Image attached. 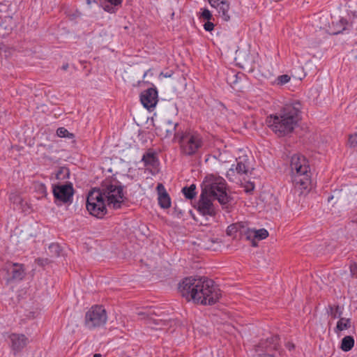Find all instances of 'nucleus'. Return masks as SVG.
Returning <instances> with one entry per match:
<instances>
[{
    "label": "nucleus",
    "mask_w": 357,
    "mask_h": 357,
    "mask_svg": "<svg viewBox=\"0 0 357 357\" xmlns=\"http://www.w3.org/2000/svg\"><path fill=\"white\" fill-rule=\"evenodd\" d=\"M178 290L188 301L212 305L221 297V291L215 282L205 276L188 277L178 284Z\"/></svg>",
    "instance_id": "obj_1"
},
{
    "label": "nucleus",
    "mask_w": 357,
    "mask_h": 357,
    "mask_svg": "<svg viewBox=\"0 0 357 357\" xmlns=\"http://www.w3.org/2000/svg\"><path fill=\"white\" fill-rule=\"evenodd\" d=\"M301 104L294 101L285 105L278 112L267 116L266 123L270 129L278 137L291 133L301 119Z\"/></svg>",
    "instance_id": "obj_2"
},
{
    "label": "nucleus",
    "mask_w": 357,
    "mask_h": 357,
    "mask_svg": "<svg viewBox=\"0 0 357 357\" xmlns=\"http://www.w3.org/2000/svg\"><path fill=\"white\" fill-rule=\"evenodd\" d=\"M202 192L217 199L222 209L229 212V203L233 198L227 193V185L222 177L213 174L206 176L202 185Z\"/></svg>",
    "instance_id": "obj_3"
},
{
    "label": "nucleus",
    "mask_w": 357,
    "mask_h": 357,
    "mask_svg": "<svg viewBox=\"0 0 357 357\" xmlns=\"http://www.w3.org/2000/svg\"><path fill=\"white\" fill-rule=\"evenodd\" d=\"M175 137L178 138L181 154L185 156L192 157L199 153L204 146L203 138L197 132H185L176 133Z\"/></svg>",
    "instance_id": "obj_4"
},
{
    "label": "nucleus",
    "mask_w": 357,
    "mask_h": 357,
    "mask_svg": "<svg viewBox=\"0 0 357 357\" xmlns=\"http://www.w3.org/2000/svg\"><path fill=\"white\" fill-rule=\"evenodd\" d=\"M293 173V182L296 185L306 189L310 183V167L305 156L295 154L291 158L290 163Z\"/></svg>",
    "instance_id": "obj_5"
},
{
    "label": "nucleus",
    "mask_w": 357,
    "mask_h": 357,
    "mask_svg": "<svg viewBox=\"0 0 357 357\" xmlns=\"http://www.w3.org/2000/svg\"><path fill=\"white\" fill-rule=\"evenodd\" d=\"M100 192L102 197L107 199V205L114 209H119L128 202L124 196L123 187L121 185H114L106 181L102 184Z\"/></svg>",
    "instance_id": "obj_6"
},
{
    "label": "nucleus",
    "mask_w": 357,
    "mask_h": 357,
    "mask_svg": "<svg viewBox=\"0 0 357 357\" xmlns=\"http://www.w3.org/2000/svg\"><path fill=\"white\" fill-rule=\"evenodd\" d=\"M86 205L89 213L98 218H102L107 213L105 199L102 196L100 189H93L89 192Z\"/></svg>",
    "instance_id": "obj_7"
},
{
    "label": "nucleus",
    "mask_w": 357,
    "mask_h": 357,
    "mask_svg": "<svg viewBox=\"0 0 357 357\" xmlns=\"http://www.w3.org/2000/svg\"><path fill=\"white\" fill-rule=\"evenodd\" d=\"M279 341L278 335L261 340L251 351L250 357H275V352L280 348Z\"/></svg>",
    "instance_id": "obj_8"
},
{
    "label": "nucleus",
    "mask_w": 357,
    "mask_h": 357,
    "mask_svg": "<svg viewBox=\"0 0 357 357\" xmlns=\"http://www.w3.org/2000/svg\"><path fill=\"white\" fill-rule=\"evenodd\" d=\"M107 319V312L102 305L91 307L85 314L84 324L86 328L93 329L104 326Z\"/></svg>",
    "instance_id": "obj_9"
},
{
    "label": "nucleus",
    "mask_w": 357,
    "mask_h": 357,
    "mask_svg": "<svg viewBox=\"0 0 357 357\" xmlns=\"http://www.w3.org/2000/svg\"><path fill=\"white\" fill-rule=\"evenodd\" d=\"M209 197L210 196L207 195L206 192H202L199 199L194 207L199 214L204 216L209 215L211 217H215L216 211Z\"/></svg>",
    "instance_id": "obj_10"
},
{
    "label": "nucleus",
    "mask_w": 357,
    "mask_h": 357,
    "mask_svg": "<svg viewBox=\"0 0 357 357\" xmlns=\"http://www.w3.org/2000/svg\"><path fill=\"white\" fill-rule=\"evenodd\" d=\"M74 189L71 183L56 185L53 187V195L56 199L63 203H71L73 202V196Z\"/></svg>",
    "instance_id": "obj_11"
},
{
    "label": "nucleus",
    "mask_w": 357,
    "mask_h": 357,
    "mask_svg": "<svg viewBox=\"0 0 357 357\" xmlns=\"http://www.w3.org/2000/svg\"><path fill=\"white\" fill-rule=\"evenodd\" d=\"M143 106L150 109L154 108L158 102V91L155 88H149L144 91L140 96Z\"/></svg>",
    "instance_id": "obj_12"
},
{
    "label": "nucleus",
    "mask_w": 357,
    "mask_h": 357,
    "mask_svg": "<svg viewBox=\"0 0 357 357\" xmlns=\"http://www.w3.org/2000/svg\"><path fill=\"white\" fill-rule=\"evenodd\" d=\"M8 273L7 282L13 280H21L24 277L23 265L14 263H8L5 268Z\"/></svg>",
    "instance_id": "obj_13"
},
{
    "label": "nucleus",
    "mask_w": 357,
    "mask_h": 357,
    "mask_svg": "<svg viewBox=\"0 0 357 357\" xmlns=\"http://www.w3.org/2000/svg\"><path fill=\"white\" fill-rule=\"evenodd\" d=\"M208 3L211 7L215 8L218 10L219 15L225 21L229 20V3L227 0H208Z\"/></svg>",
    "instance_id": "obj_14"
},
{
    "label": "nucleus",
    "mask_w": 357,
    "mask_h": 357,
    "mask_svg": "<svg viewBox=\"0 0 357 357\" xmlns=\"http://www.w3.org/2000/svg\"><path fill=\"white\" fill-rule=\"evenodd\" d=\"M11 348L15 353L20 351L27 344L28 339L23 334L13 333L9 335Z\"/></svg>",
    "instance_id": "obj_15"
},
{
    "label": "nucleus",
    "mask_w": 357,
    "mask_h": 357,
    "mask_svg": "<svg viewBox=\"0 0 357 357\" xmlns=\"http://www.w3.org/2000/svg\"><path fill=\"white\" fill-rule=\"evenodd\" d=\"M156 189L158 194V200L159 206L162 208H169L171 206V199L165 186L162 183H158Z\"/></svg>",
    "instance_id": "obj_16"
},
{
    "label": "nucleus",
    "mask_w": 357,
    "mask_h": 357,
    "mask_svg": "<svg viewBox=\"0 0 357 357\" xmlns=\"http://www.w3.org/2000/svg\"><path fill=\"white\" fill-rule=\"evenodd\" d=\"M142 160L146 167H155L159 163L156 153L151 151L145 153L142 156Z\"/></svg>",
    "instance_id": "obj_17"
},
{
    "label": "nucleus",
    "mask_w": 357,
    "mask_h": 357,
    "mask_svg": "<svg viewBox=\"0 0 357 357\" xmlns=\"http://www.w3.org/2000/svg\"><path fill=\"white\" fill-rule=\"evenodd\" d=\"M245 234L248 239L253 236L259 240H263L268 236V232L266 229H248Z\"/></svg>",
    "instance_id": "obj_18"
},
{
    "label": "nucleus",
    "mask_w": 357,
    "mask_h": 357,
    "mask_svg": "<svg viewBox=\"0 0 357 357\" xmlns=\"http://www.w3.org/2000/svg\"><path fill=\"white\" fill-rule=\"evenodd\" d=\"M15 26V22L11 16H6L3 22H1V29H4L3 36L8 35Z\"/></svg>",
    "instance_id": "obj_19"
},
{
    "label": "nucleus",
    "mask_w": 357,
    "mask_h": 357,
    "mask_svg": "<svg viewBox=\"0 0 357 357\" xmlns=\"http://www.w3.org/2000/svg\"><path fill=\"white\" fill-rule=\"evenodd\" d=\"M248 160L245 158H239L237 160V165L236 166V171L238 174H247L248 172Z\"/></svg>",
    "instance_id": "obj_20"
},
{
    "label": "nucleus",
    "mask_w": 357,
    "mask_h": 357,
    "mask_svg": "<svg viewBox=\"0 0 357 357\" xmlns=\"http://www.w3.org/2000/svg\"><path fill=\"white\" fill-rule=\"evenodd\" d=\"M354 337L351 335H347L342 338L340 348L344 351H349L354 347Z\"/></svg>",
    "instance_id": "obj_21"
},
{
    "label": "nucleus",
    "mask_w": 357,
    "mask_h": 357,
    "mask_svg": "<svg viewBox=\"0 0 357 357\" xmlns=\"http://www.w3.org/2000/svg\"><path fill=\"white\" fill-rule=\"evenodd\" d=\"M182 192L187 199L192 200L196 196V185L191 184L190 186H185L182 188Z\"/></svg>",
    "instance_id": "obj_22"
},
{
    "label": "nucleus",
    "mask_w": 357,
    "mask_h": 357,
    "mask_svg": "<svg viewBox=\"0 0 357 357\" xmlns=\"http://www.w3.org/2000/svg\"><path fill=\"white\" fill-rule=\"evenodd\" d=\"M218 243V238L206 237L202 240L201 245L202 248L206 250H215V248H214V244Z\"/></svg>",
    "instance_id": "obj_23"
},
{
    "label": "nucleus",
    "mask_w": 357,
    "mask_h": 357,
    "mask_svg": "<svg viewBox=\"0 0 357 357\" xmlns=\"http://www.w3.org/2000/svg\"><path fill=\"white\" fill-rule=\"evenodd\" d=\"M351 327V319L340 317V320L337 323L336 332L342 331L345 329H348Z\"/></svg>",
    "instance_id": "obj_24"
},
{
    "label": "nucleus",
    "mask_w": 357,
    "mask_h": 357,
    "mask_svg": "<svg viewBox=\"0 0 357 357\" xmlns=\"http://www.w3.org/2000/svg\"><path fill=\"white\" fill-rule=\"evenodd\" d=\"M69 169L67 167H61L56 174V178L58 180H64L69 177Z\"/></svg>",
    "instance_id": "obj_25"
},
{
    "label": "nucleus",
    "mask_w": 357,
    "mask_h": 357,
    "mask_svg": "<svg viewBox=\"0 0 357 357\" xmlns=\"http://www.w3.org/2000/svg\"><path fill=\"white\" fill-rule=\"evenodd\" d=\"M328 308L330 310L331 315L333 319H336V318L340 319V317L342 314V310L339 305H335V306L329 305Z\"/></svg>",
    "instance_id": "obj_26"
},
{
    "label": "nucleus",
    "mask_w": 357,
    "mask_h": 357,
    "mask_svg": "<svg viewBox=\"0 0 357 357\" xmlns=\"http://www.w3.org/2000/svg\"><path fill=\"white\" fill-rule=\"evenodd\" d=\"M56 135L59 137H67L69 139L75 138V135L73 133L70 132L66 128L63 127L59 128L56 130Z\"/></svg>",
    "instance_id": "obj_27"
},
{
    "label": "nucleus",
    "mask_w": 357,
    "mask_h": 357,
    "mask_svg": "<svg viewBox=\"0 0 357 357\" xmlns=\"http://www.w3.org/2000/svg\"><path fill=\"white\" fill-rule=\"evenodd\" d=\"M10 199L13 203V204L18 206L19 208L23 209L22 206H23L24 201H23L22 198L19 195H17L15 193H11L10 195Z\"/></svg>",
    "instance_id": "obj_28"
},
{
    "label": "nucleus",
    "mask_w": 357,
    "mask_h": 357,
    "mask_svg": "<svg viewBox=\"0 0 357 357\" xmlns=\"http://www.w3.org/2000/svg\"><path fill=\"white\" fill-rule=\"evenodd\" d=\"M48 249L52 256L59 257L60 255L61 250L60 245L58 243H54L50 244Z\"/></svg>",
    "instance_id": "obj_29"
},
{
    "label": "nucleus",
    "mask_w": 357,
    "mask_h": 357,
    "mask_svg": "<svg viewBox=\"0 0 357 357\" xmlns=\"http://www.w3.org/2000/svg\"><path fill=\"white\" fill-rule=\"evenodd\" d=\"M119 6H114L111 3L109 4H107L105 5L104 7H103V9L107 12V13H115L118 9V7Z\"/></svg>",
    "instance_id": "obj_30"
},
{
    "label": "nucleus",
    "mask_w": 357,
    "mask_h": 357,
    "mask_svg": "<svg viewBox=\"0 0 357 357\" xmlns=\"http://www.w3.org/2000/svg\"><path fill=\"white\" fill-rule=\"evenodd\" d=\"M290 79L288 75H282L278 77V82L279 84L283 85L289 82Z\"/></svg>",
    "instance_id": "obj_31"
},
{
    "label": "nucleus",
    "mask_w": 357,
    "mask_h": 357,
    "mask_svg": "<svg viewBox=\"0 0 357 357\" xmlns=\"http://www.w3.org/2000/svg\"><path fill=\"white\" fill-rule=\"evenodd\" d=\"M200 17H202L204 20L209 21L210 20H211L213 16L211 12L208 9L205 8L203 10Z\"/></svg>",
    "instance_id": "obj_32"
},
{
    "label": "nucleus",
    "mask_w": 357,
    "mask_h": 357,
    "mask_svg": "<svg viewBox=\"0 0 357 357\" xmlns=\"http://www.w3.org/2000/svg\"><path fill=\"white\" fill-rule=\"evenodd\" d=\"M236 231H237V227L234 224L229 225L227 229V234L229 236H232Z\"/></svg>",
    "instance_id": "obj_33"
},
{
    "label": "nucleus",
    "mask_w": 357,
    "mask_h": 357,
    "mask_svg": "<svg viewBox=\"0 0 357 357\" xmlns=\"http://www.w3.org/2000/svg\"><path fill=\"white\" fill-rule=\"evenodd\" d=\"M35 261L40 266H44L50 263V260L47 258H37Z\"/></svg>",
    "instance_id": "obj_34"
},
{
    "label": "nucleus",
    "mask_w": 357,
    "mask_h": 357,
    "mask_svg": "<svg viewBox=\"0 0 357 357\" xmlns=\"http://www.w3.org/2000/svg\"><path fill=\"white\" fill-rule=\"evenodd\" d=\"M227 82L230 84H235L238 82V74H233L231 76H228Z\"/></svg>",
    "instance_id": "obj_35"
},
{
    "label": "nucleus",
    "mask_w": 357,
    "mask_h": 357,
    "mask_svg": "<svg viewBox=\"0 0 357 357\" xmlns=\"http://www.w3.org/2000/svg\"><path fill=\"white\" fill-rule=\"evenodd\" d=\"M349 140L352 146H357V133L350 135Z\"/></svg>",
    "instance_id": "obj_36"
},
{
    "label": "nucleus",
    "mask_w": 357,
    "mask_h": 357,
    "mask_svg": "<svg viewBox=\"0 0 357 357\" xmlns=\"http://www.w3.org/2000/svg\"><path fill=\"white\" fill-rule=\"evenodd\" d=\"M204 28L206 31H211L214 29V24L210 21H207L204 24Z\"/></svg>",
    "instance_id": "obj_37"
},
{
    "label": "nucleus",
    "mask_w": 357,
    "mask_h": 357,
    "mask_svg": "<svg viewBox=\"0 0 357 357\" xmlns=\"http://www.w3.org/2000/svg\"><path fill=\"white\" fill-rule=\"evenodd\" d=\"M38 192L43 195V196H47V190H46V187L44 184H40L38 185Z\"/></svg>",
    "instance_id": "obj_38"
},
{
    "label": "nucleus",
    "mask_w": 357,
    "mask_h": 357,
    "mask_svg": "<svg viewBox=\"0 0 357 357\" xmlns=\"http://www.w3.org/2000/svg\"><path fill=\"white\" fill-rule=\"evenodd\" d=\"M234 167V165L232 166ZM234 174H235V171H234V167H231L227 172V174H226V176L227 178L229 180V181H233L232 180V176H234Z\"/></svg>",
    "instance_id": "obj_39"
},
{
    "label": "nucleus",
    "mask_w": 357,
    "mask_h": 357,
    "mask_svg": "<svg viewBox=\"0 0 357 357\" xmlns=\"http://www.w3.org/2000/svg\"><path fill=\"white\" fill-rule=\"evenodd\" d=\"M107 2L114 5L120 6L122 3L123 0H105Z\"/></svg>",
    "instance_id": "obj_40"
},
{
    "label": "nucleus",
    "mask_w": 357,
    "mask_h": 357,
    "mask_svg": "<svg viewBox=\"0 0 357 357\" xmlns=\"http://www.w3.org/2000/svg\"><path fill=\"white\" fill-rule=\"evenodd\" d=\"M178 124L177 123H174V124L173 125L172 130L167 129V130H166V132H167V136L172 135V132H173V131H174V130H176V127L178 126Z\"/></svg>",
    "instance_id": "obj_41"
},
{
    "label": "nucleus",
    "mask_w": 357,
    "mask_h": 357,
    "mask_svg": "<svg viewBox=\"0 0 357 357\" xmlns=\"http://www.w3.org/2000/svg\"><path fill=\"white\" fill-rule=\"evenodd\" d=\"M250 185H251L250 188H246V190H245L246 192H250L254 190L255 186H254L253 183H250Z\"/></svg>",
    "instance_id": "obj_42"
},
{
    "label": "nucleus",
    "mask_w": 357,
    "mask_h": 357,
    "mask_svg": "<svg viewBox=\"0 0 357 357\" xmlns=\"http://www.w3.org/2000/svg\"><path fill=\"white\" fill-rule=\"evenodd\" d=\"M340 23L342 24V25H347L348 24L347 20L344 19V18H342L340 20Z\"/></svg>",
    "instance_id": "obj_43"
},
{
    "label": "nucleus",
    "mask_w": 357,
    "mask_h": 357,
    "mask_svg": "<svg viewBox=\"0 0 357 357\" xmlns=\"http://www.w3.org/2000/svg\"><path fill=\"white\" fill-rule=\"evenodd\" d=\"M287 348L289 349V350H291L292 349L294 348V345L293 344H291V343H288L287 344Z\"/></svg>",
    "instance_id": "obj_44"
},
{
    "label": "nucleus",
    "mask_w": 357,
    "mask_h": 357,
    "mask_svg": "<svg viewBox=\"0 0 357 357\" xmlns=\"http://www.w3.org/2000/svg\"><path fill=\"white\" fill-rule=\"evenodd\" d=\"M68 64L66 63V64L62 66L61 69L63 70H66L68 69Z\"/></svg>",
    "instance_id": "obj_45"
},
{
    "label": "nucleus",
    "mask_w": 357,
    "mask_h": 357,
    "mask_svg": "<svg viewBox=\"0 0 357 357\" xmlns=\"http://www.w3.org/2000/svg\"><path fill=\"white\" fill-rule=\"evenodd\" d=\"M87 4L90 5L91 3H96V0H86Z\"/></svg>",
    "instance_id": "obj_46"
},
{
    "label": "nucleus",
    "mask_w": 357,
    "mask_h": 357,
    "mask_svg": "<svg viewBox=\"0 0 357 357\" xmlns=\"http://www.w3.org/2000/svg\"><path fill=\"white\" fill-rule=\"evenodd\" d=\"M161 75H163L164 77H170L172 76V74L171 73H167L165 74H163V73H162Z\"/></svg>",
    "instance_id": "obj_47"
},
{
    "label": "nucleus",
    "mask_w": 357,
    "mask_h": 357,
    "mask_svg": "<svg viewBox=\"0 0 357 357\" xmlns=\"http://www.w3.org/2000/svg\"><path fill=\"white\" fill-rule=\"evenodd\" d=\"M333 197H333V195H331V196L328 197V202H331V200H332V199H333Z\"/></svg>",
    "instance_id": "obj_48"
},
{
    "label": "nucleus",
    "mask_w": 357,
    "mask_h": 357,
    "mask_svg": "<svg viewBox=\"0 0 357 357\" xmlns=\"http://www.w3.org/2000/svg\"><path fill=\"white\" fill-rule=\"evenodd\" d=\"M93 357H102V356L100 354H94Z\"/></svg>",
    "instance_id": "obj_49"
},
{
    "label": "nucleus",
    "mask_w": 357,
    "mask_h": 357,
    "mask_svg": "<svg viewBox=\"0 0 357 357\" xmlns=\"http://www.w3.org/2000/svg\"><path fill=\"white\" fill-rule=\"evenodd\" d=\"M149 71H150V70H147V71H146V72L144 73V77H145L147 75V74H148V73H149Z\"/></svg>",
    "instance_id": "obj_50"
},
{
    "label": "nucleus",
    "mask_w": 357,
    "mask_h": 357,
    "mask_svg": "<svg viewBox=\"0 0 357 357\" xmlns=\"http://www.w3.org/2000/svg\"><path fill=\"white\" fill-rule=\"evenodd\" d=\"M167 123L169 124V125H172V122L170 121H168Z\"/></svg>",
    "instance_id": "obj_51"
},
{
    "label": "nucleus",
    "mask_w": 357,
    "mask_h": 357,
    "mask_svg": "<svg viewBox=\"0 0 357 357\" xmlns=\"http://www.w3.org/2000/svg\"><path fill=\"white\" fill-rule=\"evenodd\" d=\"M252 245H253V246H255V245H256V243H255V241H252Z\"/></svg>",
    "instance_id": "obj_52"
},
{
    "label": "nucleus",
    "mask_w": 357,
    "mask_h": 357,
    "mask_svg": "<svg viewBox=\"0 0 357 357\" xmlns=\"http://www.w3.org/2000/svg\"><path fill=\"white\" fill-rule=\"evenodd\" d=\"M174 210L175 211H178V209H177L176 206L174 207Z\"/></svg>",
    "instance_id": "obj_53"
},
{
    "label": "nucleus",
    "mask_w": 357,
    "mask_h": 357,
    "mask_svg": "<svg viewBox=\"0 0 357 357\" xmlns=\"http://www.w3.org/2000/svg\"><path fill=\"white\" fill-rule=\"evenodd\" d=\"M174 210L175 211H178V209H177L176 206L174 207Z\"/></svg>",
    "instance_id": "obj_54"
},
{
    "label": "nucleus",
    "mask_w": 357,
    "mask_h": 357,
    "mask_svg": "<svg viewBox=\"0 0 357 357\" xmlns=\"http://www.w3.org/2000/svg\"><path fill=\"white\" fill-rule=\"evenodd\" d=\"M39 147H45V146H44V145L40 144V145L39 146Z\"/></svg>",
    "instance_id": "obj_55"
},
{
    "label": "nucleus",
    "mask_w": 357,
    "mask_h": 357,
    "mask_svg": "<svg viewBox=\"0 0 357 357\" xmlns=\"http://www.w3.org/2000/svg\"><path fill=\"white\" fill-rule=\"evenodd\" d=\"M178 213L179 214H181V213H182L181 211H178Z\"/></svg>",
    "instance_id": "obj_56"
}]
</instances>
